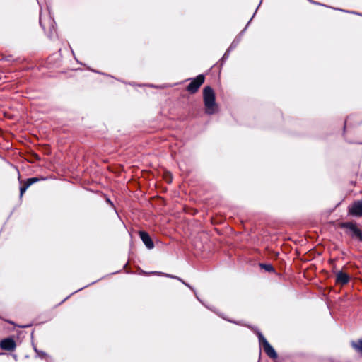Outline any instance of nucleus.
I'll use <instances>...</instances> for the list:
<instances>
[{"label": "nucleus", "mask_w": 362, "mask_h": 362, "mask_svg": "<svg viewBox=\"0 0 362 362\" xmlns=\"http://www.w3.org/2000/svg\"><path fill=\"white\" fill-rule=\"evenodd\" d=\"M29 187V186L28 185V184L26 182H25V185L23 186H21L20 187V199L22 198L23 194L25 192V191L27 190V189Z\"/></svg>", "instance_id": "nucleus-13"}, {"label": "nucleus", "mask_w": 362, "mask_h": 362, "mask_svg": "<svg viewBox=\"0 0 362 362\" xmlns=\"http://www.w3.org/2000/svg\"><path fill=\"white\" fill-rule=\"evenodd\" d=\"M351 344L356 351L362 354V339H359L357 341H351Z\"/></svg>", "instance_id": "nucleus-9"}, {"label": "nucleus", "mask_w": 362, "mask_h": 362, "mask_svg": "<svg viewBox=\"0 0 362 362\" xmlns=\"http://www.w3.org/2000/svg\"><path fill=\"white\" fill-rule=\"evenodd\" d=\"M240 39H235L233 41V42L231 43L230 46L229 47V49L231 51L233 49H234L235 47H236V46L238 45L239 42H240Z\"/></svg>", "instance_id": "nucleus-14"}, {"label": "nucleus", "mask_w": 362, "mask_h": 362, "mask_svg": "<svg viewBox=\"0 0 362 362\" xmlns=\"http://www.w3.org/2000/svg\"><path fill=\"white\" fill-rule=\"evenodd\" d=\"M107 202L112 204L111 201L109 199H107Z\"/></svg>", "instance_id": "nucleus-17"}, {"label": "nucleus", "mask_w": 362, "mask_h": 362, "mask_svg": "<svg viewBox=\"0 0 362 362\" xmlns=\"http://www.w3.org/2000/svg\"><path fill=\"white\" fill-rule=\"evenodd\" d=\"M340 228L347 229V233L351 238L362 241V230L358 228L355 223L344 222L340 224Z\"/></svg>", "instance_id": "nucleus-2"}, {"label": "nucleus", "mask_w": 362, "mask_h": 362, "mask_svg": "<svg viewBox=\"0 0 362 362\" xmlns=\"http://www.w3.org/2000/svg\"><path fill=\"white\" fill-rule=\"evenodd\" d=\"M259 342L261 346H262L264 352L267 355L271 358H276L277 354L275 351L274 349L270 345V344L267 341V340L264 338L261 332L257 333Z\"/></svg>", "instance_id": "nucleus-3"}, {"label": "nucleus", "mask_w": 362, "mask_h": 362, "mask_svg": "<svg viewBox=\"0 0 362 362\" xmlns=\"http://www.w3.org/2000/svg\"><path fill=\"white\" fill-rule=\"evenodd\" d=\"M35 351L37 353V356L40 357V358H44L47 355L45 352L40 351L37 350V349H35Z\"/></svg>", "instance_id": "nucleus-15"}, {"label": "nucleus", "mask_w": 362, "mask_h": 362, "mask_svg": "<svg viewBox=\"0 0 362 362\" xmlns=\"http://www.w3.org/2000/svg\"><path fill=\"white\" fill-rule=\"evenodd\" d=\"M16 346V341L10 337L4 339L0 341V348L4 351H13Z\"/></svg>", "instance_id": "nucleus-6"}, {"label": "nucleus", "mask_w": 362, "mask_h": 362, "mask_svg": "<svg viewBox=\"0 0 362 362\" xmlns=\"http://www.w3.org/2000/svg\"><path fill=\"white\" fill-rule=\"evenodd\" d=\"M40 180H44V178H37V177H31L26 180L25 182L30 187L31 185L38 182Z\"/></svg>", "instance_id": "nucleus-11"}, {"label": "nucleus", "mask_w": 362, "mask_h": 362, "mask_svg": "<svg viewBox=\"0 0 362 362\" xmlns=\"http://www.w3.org/2000/svg\"><path fill=\"white\" fill-rule=\"evenodd\" d=\"M349 213L354 216H362V200L354 202L353 204L349 207Z\"/></svg>", "instance_id": "nucleus-5"}, {"label": "nucleus", "mask_w": 362, "mask_h": 362, "mask_svg": "<svg viewBox=\"0 0 362 362\" xmlns=\"http://www.w3.org/2000/svg\"><path fill=\"white\" fill-rule=\"evenodd\" d=\"M163 276H168V277H170V278H173V279H176L179 280L180 281H181L186 286H187L190 289L193 290V288L191 287V286L189 284H188L187 283L185 282L182 279H181L180 278H179L177 276H173V275H169V274H163Z\"/></svg>", "instance_id": "nucleus-10"}, {"label": "nucleus", "mask_w": 362, "mask_h": 362, "mask_svg": "<svg viewBox=\"0 0 362 362\" xmlns=\"http://www.w3.org/2000/svg\"><path fill=\"white\" fill-rule=\"evenodd\" d=\"M139 236L145 246L148 250H151L154 247L153 242L147 232L139 231Z\"/></svg>", "instance_id": "nucleus-7"}, {"label": "nucleus", "mask_w": 362, "mask_h": 362, "mask_svg": "<svg viewBox=\"0 0 362 362\" xmlns=\"http://www.w3.org/2000/svg\"><path fill=\"white\" fill-rule=\"evenodd\" d=\"M350 276L346 273L339 271L336 274V283L337 284L345 285L349 283Z\"/></svg>", "instance_id": "nucleus-8"}, {"label": "nucleus", "mask_w": 362, "mask_h": 362, "mask_svg": "<svg viewBox=\"0 0 362 362\" xmlns=\"http://www.w3.org/2000/svg\"><path fill=\"white\" fill-rule=\"evenodd\" d=\"M260 266L262 268L264 269L268 272H274V268L270 264H260Z\"/></svg>", "instance_id": "nucleus-12"}, {"label": "nucleus", "mask_w": 362, "mask_h": 362, "mask_svg": "<svg viewBox=\"0 0 362 362\" xmlns=\"http://www.w3.org/2000/svg\"><path fill=\"white\" fill-rule=\"evenodd\" d=\"M203 99L208 115L214 114L216 111L217 105L214 90L210 86H206L203 90Z\"/></svg>", "instance_id": "nucleus-1"}, {"label": "nucleus", "mask_w": 362, "mask_h": 362, "mask_svg": "<svg viewBox=\"0 0 362 362\" xmlns=\"http://www.w3.org/2000/svg\"><path fill=\"white\" fill-rule=\"evenodd\" d=\"M205 80L203 74L198 75L195 78H193L189 84L187 86L186 90L190 93H195L199 87L204 83Z\"/></svg>", "instance_id": "nucleus-4"}, {"label": "nucleus", "mask_w": 362, "mask_h": 362, "mask_svg": "<svg viewBox=\"0 0 362 362\" xmlns=\"http://www.w3.org/2000/svg\"><path fill=\"white\" fill-rule=\"evenodd\" d=\"M230 50L229 49H228L226 50V52H225V54L222 58L223 60L226 59L228 57V56L230 54Z\"/></svg>", "instance_id": "nucleus-16"}]
</instances>
